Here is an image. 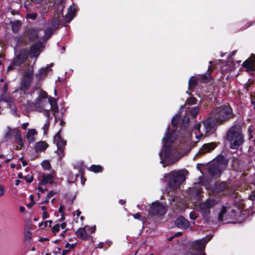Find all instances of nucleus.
Instances as JSON below:
<instances>
[{"instance_id":"obj_1","label":"nucleus","mask_w":255,"mask_h":255,"mask_svg":"<svg viewBox=\"0 0 255 255\" xmlns=\"http://www.w3.org/2000/svg\"><path fill=\"white\" fill-rule=\"evenodd\" d=\"M175 138V132L168 128L162 138L163 145L162 151L159 153L160 163L163 164V167L175 162L182 156L179 155L177 149L172 144Z\"/></svg>"},{"instance_id":"obj_2","label":"nucleus","mask_w":255,"mask_h":255,"mask_svg":"<svg viewBox=\"0 0 255 255\" xmlns=\"http://www.w3.org/2000/svg\"><path fill=\"white\" fill-rule=\"evenodd\" d=\"M227 139L230 142V148L237 149L244 142L241 128L239 125L232 127L227 134Z\"/></svg>"},{"instance_id":"obj_3","label":"nucleus","mask_w":255,"mask_h":255,"mask_svg":"<svg viewBox=\"0 0 255 255\" xmlns=\"http://www.w3.org/2000/svg\"><path fill=\"white\" fill-rule=\"evenodd\" d=\"M213 114L219 123L226 121L233 117L232 109L229 105H223L216 108L214 110Z\"/></svg>"},{"instance_id":"obj_4","label":"nucleus","mask_w":255,"mask_h":255,"mask_svg":"<svg viewBox=\"0 0 255 255\" xmlns=\"http://www.w3.org/2000/svg\"><path fill=\"white\" fill-rule=\"evenodd\" d=\"M186 170L172 171L168 173L169 179L168 186L172 189L177 188L179 184L185 180Z\"/></svg>"},{"instance_id":"obj_5","label":"nucleus","mask_w":255,"mask_h":255,"mask_svg":"<svg viewBox=\"0 0 255 255\" xmlns=\"http://www.w3.org/2000/svg\"><path fill=\"white\" fill-rule=\"evenodd\" d=\"M167 210V206L165 204L159 202L152 203L150 206L149 213L150 214L163 215L165 214Z\"/></svg>"},{"instance_id":"obj_6","label":"nucleus","mask_w":255,"mask_h":255,"mask_svg":"<svg viewBox=\"0 0 255 255\" xmlns=\"http://www.w3.org/2000/svg\"><path fill=\"white\" fill-rule=\"evenodd\" d=\"M212 238V236L209 235L201 240L195 241L193 243V247L198 251L193 255H206L202 249H204L206 244Z\"/></svg>"},{"instance_id":"obj_7","label":"nucleus","mask_w":255,"mask_h":255,"mask_svg":"<svg viewBox=\"0 0 255 255\" xmlns=\"http://www.w3.org/2000/svg\"><path fill=\"white\" fill-rule=\"evenodd\" d=\"M219 122L215 118L209 117L202 121L204 129L206 134L212 133L215 130V127Z\"/></svg>"},{"instance_id":"obj_8","label":"nucleus","mask_w":255,"mask_h":255,"mask_svg":"<svg viewBox=\"0 0 255 255\" xmlns=\"http://www.w3.org/2000/svg\"><path fill=\"white\" fill-rule=\"evenodd\" d=\"M28 52L27 50H21L19 54L13 59L12 64L8 67L7 71L13 69L14 66H19L24 63L28 56Z\"/></svg>"},{"instance_id":"obj_9","label":"nucleus","mask_w":255,"mask_h":255,"mask_svg":"<svg viewBox=\"0 0 255 255\" xmlns=\"http://www.w3.org/2000/svg\"><path fill=\"white\" fill-rule=\"evenodd\" d=\"M47 105H48V102L46 100H43L39 97H38L34 103V106L36 110L43 113L45 116L49 118L50 111L48 109H45Z\"/></svg>"},{"instance_id":"obj_10","label":"nucleus","mask_w":255,"mask_h":255,"mask_svg":"<svg viewBox=\"0 0 255 255\" xmlns=\"http://www.w3.org/2000/svg\"><path fill=\"white\" fill-rule=\"evenodd\" d=\"M215 162V161H214L213 164L210 166L208 171L212 177H218L220 175L223 169V165L220 161H219L216 164Z\"/></svg>"},{"instance_id":"obj_11","label":"nucleus","mask_w":255,"mask_h":255,"mask_svg":"<svg viewBox=\"0 0 255 255\" xmlns=\"http://www.w3.org/2000/svg\"><path fill=\"white\" fill-rule=\"evenodd\" d=\"M54 142L57 145V149L59 151L61 152V154H59V158H61L63 156V147L66 145V141L61 137L60 131H59L54 136Z\"/></svg>"},{"instance_id":"obj_12","label":"nucleus","mask_w":255,"mask_h":255,"mask_svg":"<svg viewBox=\"0 0 255 255\" xmlns=\"http://www.w3.org/2000/svg\"><path fill=\"white\" fill-rule=\"evenodd\" d=\"M216 203L214 199L207 200L204 203H202L200 206V209L204 216L209 214V209L213 207Z\"/></svg>"},{"instance_id":"obj_13","label":"nucleus","mask_w":255,"mask_h":255,"mask_svg":"<svg viewBox=\"0 0 255 255\" xmlns=\"http://www.w3.org/2000/svg\"><path fill=\"white\" fill-rule=\"evenodd\" d=\"M243 66L246 69L248 72H253L255 71V55H253L246 61H245Z\"/></svg>"},{"instance_id":"obj_14","label":"nucleus","mask_w":255,"mask_h":255,"mask_svg":"<svg viewBox=\"0 0 255 255\" xmlns=\"http://www.w3.org/2000/svg\"><path fill=\"white\" fill-rule=\"evenodd\" d=\"M175 223L177 227L183 230H185L189 227L188 221L183 217L177 218Z\"/></svg>"},{"instance_id":"obj_15","label":"nucleus","mask_w":255,"mask_h":255,"mask_svg":"<svg viewBox=\"0 0 255 255\" xmlns=\"http://www.w3.org/2000/svg\"><path fill=\"white\" fill-rule=\"evenodd\" d=\"M37 135V132L35 129H28L26 133V138L29 143H33L35 141V136Z\"/></svg>"},{"instance_id":"obj_16","label":"nucleus","mask_w":255,"mask_h":255,"mask_svg":"<svg viewBox=\"0 0 255 255\" xmlns=\"http://www.w3.org/2000/svg\"><path fill=\"white\" fill-rule=\"evenodd\" d=\"M41 185H45L47 184H52L53 182L54 175L53 174H44L42 175Z\"/></svg>"},{"instance_id":"obj_17","label":"nucleus","mask_w":255,"mask_h":255,"mask_svg":"<svg viewBox=\"0 0 255 255\" xmlns=\"http://www.w3.org/2000/svg\"><path fill=\"white\" fill-rule=\"evenodd\" d=\"M40 44L39 43H35L32 45L30 50V57L37 58L40 54Z\"/></svg>"},{"instance_id":"obj_18","label":"nucleus","mask_w":255,"mask_h":255,"mask_svg":"<svg viewBox=\"0 0 255 255\" xmlns=\"http://www.w3.org/2000/svg\"><path fill=\"white\" fill-rule=\"evenodd\" d=\"M217 146L215 142L204 144L200 149L201 153H205L213 150Z\"/></svg>"},{"instance_id":"obj_19","label":"nucleus","mask_w":255,"mask_h":255,"mask_svg":"<svg viewBox=\"0 0 255 255\" xmlns=\"http://www.w3.org/2000/svg\"><path fill=\"white\" fill-rule=\"evenodd\" d=\"M90 229V226H86L84 228H79L76 232L77 236L81 239H84L88 236V233L86 232V229Z\"/></svg>"},{"instance_id":"obj_20","label":"nucleus","mask_w":255,"mask_h":255,"mask_svg":"<svg viewBox=\"0 0 255 255\" xmlns=\"http://www.w3.org/2000/svg\"><path fill=\"white\" fill-rule=\"evenodd\" d=\"M76 11L75 5L70 6L68 9V13L66 14V18L68 21H70L74 17Z\"/></svg>"},{"instance_id":"obj_21","label":"nucleus","mask_w":255,"mask_h":255,"mask_svg":"<svg viewBox=\"0 0 255 255\" xmlns=\"http://www.w3.org/2000/svg\"><path fill=\"white\" fill-rule=\"evenodd\" d=\"M47 146V144L44 141L38 142L35 144V150L37 152L43 151L46 149Z\"/></svg>"},{"instance_id":"obj_22","label":"nucleus","mask_w":255,"mask_h":255,"mask_svg":"<svg viewBox=\"0 0 255 255\" xmlns=\"http://www.w3.org/2000/svg\"><path fill=\"white\" fill-rule=\"evenodd\" d=\"M32 76H33V71H29L28 72H26L25 73L24 76H23V82H26V86H28L29 84H30L32 79Z\"/></svg>"},{"instance_id":"obj_23","label":"nucleus","mask_w":255,"mask_h":255,"mask_svg":"<svg viewBox=\"0 0 255 255\" xmlns=\"http://www.w3.org/2000/svg\"><path fill=\"white\" fill-rule=\"evenodd\" d=\"M7 84L5 83L3 87V93L4 94L2 95L0 98V100L7 103H10L12 101V99L9 96H6L5 95L6 93L7 90Z\"/></svg>"},{"instance_id":"obj_24","label":"nucleus","mask_w":255,"mask_h":255,"mask_svg":"<svg viewBox=\"0 0 255 255\" xmlns=\"http://www.w3.org/2000/svg\"><path fill=\"white\" fill-rule=\"evenodd\" d=\"M201 127V124L200 123L195 124L194 127V132L196 134V138L197 139H200L203 135V133L200 130Z\"/></svg>"},{"instance_id":"obj_25","label":"nucleus","mask_w":255,"mask_h":255,"mask_svg":"<svg viewBox=\"0 0 255 255\" xmlns=\"http://www.w3.org/2000/svg\"><path fill=\"white\" fill-rule=\"evenodd\" d=\"M47 69L48 67H46L45 68H42L39 70L38 73L36 74V77L38 80L42 79L46 76L48 72Z\"/></svg>"},{"instance_id":"obj_26","label":"nucleus","mask_w":255,"mask_h":255,"mask_svg":"<svg viewBox=\"0 0 255 255\" xmlns=\"http://www.w3.org/2000/svg\"><path fill=\"white\" fill-rule=\"evenodd\" d=\"M48 103L50 104L51 108L53 110H54L55 112H57L58 111L57 102L55 98L52 97L49 98Z\"/></svg>"},{"instance_id":"obj_27","label":"nucleus","mask_w":255,"mask_h":255,"mask_svg":"<svg viewBox=\"0 0 255 255\" xmlns=\"http://www.w3.org/2000/svg\"><path fill=\"white\" fill-rule=\"evenodd\" d=\"M38 30L36 28H32L29 31V36L31 40L34 39L38 35Z\"/></svg>"},{"instance_id":"obj_28","label":"nucleus","mask_w":255,"mask_h":255,"mask_svg":"<svg viewBox=\"0 0 255 255\" xmlns=\"http://www.w3.org/2000/svg\"><path fill=\"white\" fill-rule=\"evenodd\" d=\"M59 24V20L58 17H54L51 21V28L54 30H56L58 27Z\"/></svg>"},{"instance_id":"obj_29","label":"nucleus","mask_w":255,"mask_h":255,"mask_svg":"<svg viewBox=\"0 0 255 255\" xmlns=\"http://www.w3.org/2000/svg\"><path fill=\"white\" fill-rule=\"evenodd\" d=\"M181 116L180 114H177L173 117L171 120V124L173 127H175L177 125L181 119Z\"/></svg>"},{"instance_id":"obj_30","label":"nucleus","mask_w":255,"mask_h":255,"mask_svg":"<svg viewBox=\"0 0 255 255\" xmlns=\"http://www.w3.org/2000/svg\"><path fill=\"white\" fill-rule=\"evenodd\" d=\"M21 26V23L19 21H16L11 23V28L13 32H16Z\"/></svg>"},{"instance_id":"obj_31","label":"nucleus","mask_w":255,"mask_h":255,"mask_svg":"<svg viewBox=\"0 0 255 255\" xmlns=\"http://www.w3.org/2000/svg\"><path fill=\"white\" fill-rule=\"evenodd\" d=\"M90 169L91 171L94 172L98 173L99 172H102L103 171V168L100 165H93L91 166V167H90Z\"/></svg>"},{"instance_id":"obj_32","label":"nucleus","mask_w":255,"mask_h":255,"mask_svg":"<svg viewBox=\"0 0 255 255\" xmlns=\"http://www.w3.org/2000/svg\"><path fill=\"white\" fill-rule=\"evenodd\" d=\"M13 134L15 139L22 137L20 131L17 128H13Z\"/></svg>"},{"instance_id":"obj_33","label":"nucleus","mask_w":255,"mask_h":255,"mask_svg":"<svg viewBox=\"0 0 255 255\" xmlns=\"http://www.w3.org/2000/svg\"><path fill=\"white\" fill-rule=\"evenodd\" d=\"M54 29L51 27L47 28L45 30L44 37L46 39L49 38L50 36L52 34Z\"/></svg>"},{"instance_id":"obj_34","label":"nucleus","mask_w":255,"mask_h":255,"mask_svg":"<svg viewBox=\"0 0 255 255\" xmlns=\"http://www.w3.org/2000/svg\"><path fill=\"white\" fill-rule=\"evenodd\" d=\"M196 79L193 77H191L188 82L189 88L190 89H193L195 87V86H196Z\"/></svg>"},{"instance_id":"obj_35","label":"nucleus","mask_w":255,"mask_h":255,"mask_svg":"<svg viewBox=\"0 0 255 255\" xmlns=\"http://www.w3.org/2000/svg\"><path fill=\"white\" fill-rule=\"evenodd\" d=\"M200 110V107L199 106L194 107L192 108L191 110V115L193 116V118H195L198 115Z\"/></svg>"},{"instance_id":"obj_36","label":"nucleus","mask_w":255,"mask_h":255,"mask_svg":"<svg viewBox=\"0 0 255 255\" xmlns=\"http://www.w3.org/2000/svg\"><path fill=\"white\" fill-rule=\"evenodd\" d=\"M13 133V129H11L9 127H7V131L4 134V138L10 139Z\"/></svg>"},{"instance_id":"obj_37","label":"nucleus","mask_w":255,"mask_h":255,"mask_svg":"<svg viewBox=\"0 0 255 255\" xmlns=\"http://www.w3.org/2000/svg\"><path fill=\"white\" fill-rule=\"evenodd\" d=\"M227 212L226 207L223 206L222 208L221 212L219 214L218 220L220 221L223 220V215Z\"/></svg>"},{"instance_id":"obj_38","label":"nucleus","mask_w":255,"mask_h":255,"mask_svg":"<svg viewBox=\"0 0 255 255\" xmlns=\"http://www.w3.org/2000/svg\"><path fill=\"white\" fill-rule=\"evenodd\" d=\"M41 165L44 170H49L51 168V165L48 161H44L42 162Z\"/></svg>"},{"instance_id":"obj_39","label":"nucleus","mask_w":255,"mask_h":255,"mask_svg":"<svg viewBox=\"0 0 255 255\" xmlns=\"http://www.w3.org/2000/svg\"><path fill=\"white\" fill-rule=\"evenodd\" d=\"M197 100L194 97H191L186 100V104L188 105H194L196 103Z\"/></svg>"},{"instance_id":"obj_40","label":"nucleus","mask_w":255,"mask_h":255,"mask_svg":"<svg viewBox=\"0 0 255 255\" xmlns=\"http://www.w3.org/2000/svg\"><path fill=\"white\" fill-rule=\"evenodd\" d=\"M49 124H50V121L48 119L46 121L45 123L44 124V126L42 127V129L43 130L44 134H46V131H47V130H48V129L49 128Z\"/></svg>"},{"instance_id":"obj_41","label":"nucleus","mask_w":255,"mask_h":255,"mask_svg":"<svg viewBox=\"0 0 255 255\" xmlns=\"http://www.w3.org/2000/svg\"><path fill=\"white\" fill-rule=\"evenodd\" d=\"M54 195V193L53 192H50L46 196V199L42 201V204H47L49 199L52 197Z\"/></svg>"},{"instance_id":"obj_42","label":"nucleus","mask_w":255,"mask_h":255,"mask_svg":"<svg viewBox=\"0 0 255 255\" xmlns=\"http://www.w3.org/2000/svg\"><path fill=\"white\" fill-rule=\"evenodd\" d=\"M210 79V76L209 74H206V75H203L202 76V78L201 79V81L202 82L206 83L209 81Z\"/></svg>"},{"instance_id":"obj_43","label":"nucleus","mask_w":255,"mask_h":255,"mask_svg":"<svg viewBox=\"0 0 255 255\" xmlns=\"http://www.w3.org/2000/svg\"><path fill=\"white\" fill-rule=\"evenodd\" d=\"M38 97L42 98L43 100H46L47 98V94L44 91H40Z\"/></svg>"},{"instance_id":"obj_44","label":"nucleus","mask_w":255,"mask_h":255,"mask_svg":"<svg viewBox=\"0 0 255 255\" xmlns=\"http://www.w3.org/2000/svg\"><path fill=\"white\" fill-rule=\"evenodd\" d=\"M26 16L27 18L34 20L37 17V14L35 13H27Z\"/></svg>"},{"instance_id":"obj_45","label":"nucleus","mask_w":255,"mask_h":255,"mask_svg":"<svg viewBox=\"0 0 255 255\" xmlns=\"http://www.w3.org/2000/svg\"><path fill=\"white\" fill-rule=\"evenodd\" d=\"M65 209V208L63 206L61 205L60 207L59 208L58 211L59 213L61 214V220H64V210Z\"/></svg>"},{"instance_id":"obj_46","label":"nucleus","mask_w":255,"mask_h":255,"mask_svg":"<svg viewBox=\"0 0 255 255\" xmlns=\"http://www.w3.org/2000/svg\"><path fill=\"white\" fill-rule=\"evenodd\" d=\"M59 229H60L59 225L56 224L53 227V228L52 229V231L54 234H56L58 232V231H59Z\"/></svg>"},{"instance_id":"obj_47","label":"nucleus","mask_w":255,"mask_h":255,"mask_svg":"<svg viewBox=\"0 0 255 255\" xmlns=\"http://www.w3.org/2000/svg\"><path fill=\"white\" fill-rule=\"evenodd\" d=\"M24 179L28 183H31L33 181V177L31 174H28L24 177Z\"/></svg>"},{"instance_id":"obj_48","label":"nucleus","mask_w":255,"mask_h":255,"mask_svg":"<svg viewBox=\"0 0 255 255\" xmlns=\"http://www.w3.org/2000/svg\"><path fill=\"white\" fill-rule=\"evenodd\" d=\"M5 192L4 187L2 184H0V197L3 196L4 195Z\"/></svg>"},{"instance_id":"obj_49","label":"nucleus","mask_w":255,"mask_h":255,"mask_svg":"<svg viewBox=\"0 0 255 255\" xmlns=\"http://www.w3.org/2000/svg\"><path fill=\"white\" fill-rule=\"evenodd\" d=\"M81 211L79 210H77L76 211V214L74 213V216H75V215H76L77 216V218H75L73 220L74 222H75L76 223H77L78 222V217L81 215Z\"/></svg>"},{"instance_id":"obj_50","label":"nucleus","mask_w":255,"mask_h":255,"mask_svg":"<svg viewBox=\"0 0 255 255\" xmlns=\"http://www.w3.org/2000/svg\"><path fill=\"white\" fill-rule=\"evenodd\" d=\"M225 184L224 183H221L217 185L216 188L217 189L223 190L225 188Z\"/></svg>"},{"instance_id":"obj_51","label":"nucleus","mask_w":255,"mask_h":255,"mask_svg":"<svg viewBox=\"0 0 255 255\" xmlns=\"http://www.w3.org/2000/svg\"><path fill=\"white\" fill-rule=\"evenodd\" d=\"M17 140L18 144L21 147L24 146L23 139V137H20L19 139H16Z\"/></svg>"},{"instance_id":"obj_52","label":"nucleus","mask_w":255,"mask_h":255,"mask_svg":"<svg viewBox=\"0 0 255 255\" xmlns=\"http://www.w3.org/2000/svg\"><path fill=\"white\" fill-rule=\"evenodd\" d=\"M90 229H86V232L88 233V235L90 234L93 233L95 231V226H94L93 227H90Z\"/></svg>"},{"instance_id":"obj_53","label":"nucleus","mask_w":255,"mask_h":255,"mask_svg":"<svg viewBox=\"0 0 255 255\" xmlns=\"http://www.w3.org/2000/svg\"><path fill=\"white\" fill-rule=\"evenodd\" d=\"M197 218V215L194 212H192L190 213V218L191 220H195Z\"/></svg>"},{"instance_id":"obj_54","label":"nucleus","mask_w":255,"mask_h":255,"mask_svg":"<svg viewBox=\"0 0 255 255\" xmlns=\"http://www.w3.org/2000/svg\"><path fill=\"white\" fill-rule=\"evenodd\" d=\"M248 130L249 133L250 134L249 139H251L253 137V136L252 135V133L254 132V128L252 126H250Z\"/></svg>"},{"instance_id":"obj_55","label":"nucleus","mask_w":255,"mask_h":255,"mask_svg":"<svg viewBox=\"0 0 255 255\" xmlns=\"http://www.w3.org/2000/svg\"><path fill=\"white\" fill-rule=\"evenodd\" d=\"M132 216L135 219H138V220H141V217L140 215L139 214V213H136L135 214H132Z\"/></svg>"},{"instance_id":"obj_56","label":"nucleus","mask_w":255,"mask_h":255,"mask_svg":"<svg viewBox=\"0 0 255 255\" xmlns=\"http://www.w3.org/2000/svg\"><path fill=\"white\" fill-rule=\"evenodd\" d=\"M249 199L251 200H255V190L252 192L251 195L249 196Z\"/></svg>"},{"instance_id":"obj_57","label":"nucleus","mask_w":255,"mask_h":255,"mask_svg":"<svg viewBox=\"0 0 255 255\" xmlns=\"http://www.w3.org/2000/svg\"><path fill=\"white\" fill-rule=\"evenodd\" d=\"M43 185H41V182L39 184L38 189L41 193H44L45 190L47 189L46 188H43L42 187Z\"/></svg>"},{"instance_id":"obj_58","label":"nucleus","mask_w":255,"mask_h":255,"mask_svg":"<svg viewBox=\"0 0 255 255\" xmlns=\"http://www.w3.org/2000/svg\"><path fill=\"white\" fill-rule=\"evenodd\" d=\"M52 221L51 220L46 221L44 223L45 226H51V224L52 223Z\"/></svg>"},{"instance_id":"obj_59","label":"nucleus","mask_w":255,"mask_h":255,"mask_svg":"<svg viewBox=\"0 0 255 255\" xmlns=\"http://www.w3.org/2000/svg\"><path fill=\"white\" fill-rule=\"evenodd\" d=\"M42 218L45 219L46 218H47L48 217V213L47 212V211L46 212H43V214H42Z\"/></svg>"},{"instance_id":"obj_60","label":"nucleus","mask_w":255,"mask_h":255,"mask_svg":"<svg viewBox=\"0 0 255 255\" xmlns=\"http://www.w3.org/2000/svg\"><path fill=\"white\" fill-rule=\"evenodd\" d=\"M29 125V124L28 123H23L22 125V128L23 129H25L27 126Z\"/></svg>"},{"instance_id":"obj_61","label":"nucleus","mask_w":255,"mask_h":255,"mask_svg":"<svg viewBox=\"0 0 255 255\" xmlns=\"http://www.w3.org/2000/svg\"><path fill=\"white\" fill-rule=\"evenodd\" d=\"M66 223H62L60 226V228H61L62 229H64L66 227Z\"/></svg>"},{"instance_id":"obj_62","label":"nucleus","mask_w":255,"mask_h":255,"mask_svg":"<svg viewBox=\"0 0 255 255\" xmlns=\"http://www.w3.org/2000/svg\"><path fill=\"white\" fill-rule=\"evenodd\" d=\"M34 204V202H31V203H29V204L27 205V207L28 208H31L33 206V205Z\"/></svg>"},{"instance_id":"obj_63","label":"nucleus","mask_w":255,"mask_h":255,"mask_svg":"<svg viewBox=\"0 0 255 255\" xmlns=\"http://www.w3.org/2000/svg\"><path fill=\"white\" fill-rule=\"evenodd\" d=\"M20 183V181L19 180H16L15 181V185L16 186H18Z\"/></svg>"},{"instance_id":"obj_64","label":"nucleus","mask_w":255,"mask_h":255,"mask_svg":"<svg viewBox=\"0 0 255 255\" xmlns=\"http://www.w3.org/2000/svg\"><path fill=\"white\" fill-rule=\"evenodd\" d=\"M68 252V250H64L62 252L61 255H66V253Z\"/></svg>"}]
</instances>
